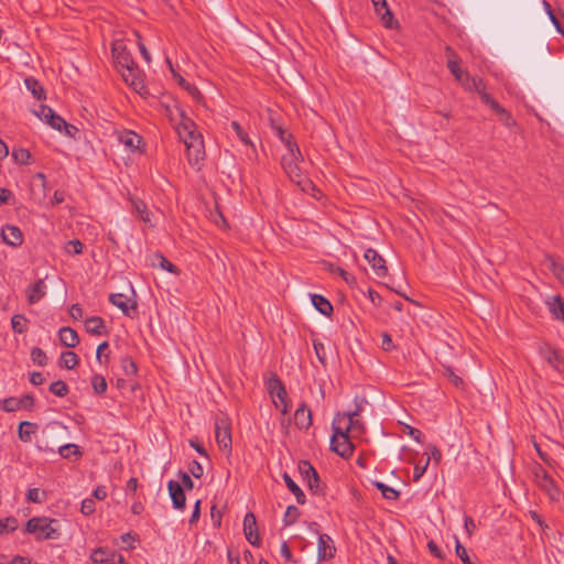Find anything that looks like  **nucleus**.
<instances>
[{"mask_svg": "<svg viewBox=\"0 0 564 564\" xmlns=\"http://www.w3.org/2000/svg\"><path fill=\"white\" fill-rule=\"evenodd\" d=\"M546 305L555 319L564 322V300L560 295L550 296Z\"/></svg>", "mask_w": 564, "mask_h": 564, "instance_id": "4be33fe9", "label": "nucleus"}, {"mask_svg": "<svg viewBox=\"0 0 564 564\" xmlns=\"http://www.w3.org/2000/svg\"><path fill=\"white\" fill-rule=\"evenodd\" d=\"M534 476L538 486L550 497V499L557 500L560 497V490L546 470L539 466L535 468Z\"/></svg>", "mask_w": 564, "mask_h": 564, "instance_id": "423d86ee", "label": "nucleus"}, {"mask_svg": "<svg viewBox=\"0 0 564 564\" xmlns=\"http://www.w3.org/2000/svg\"><path fill=\"white\" fill-rule=\"evenodd\" d=\"M446 54L448 57L447 67L455 79L460 83L465 78L466 73L460 69L458 58L449 46L446 47Z\"/></svg>", "mask_w": 564, "mask_h": 564, "instance_id": "a878e982", "label": "nucleus"}, {"mask_svg": "<svg viewBox=\"0 0 564 564\" xmlns=\"http://www.w3.org/2000/svg\"><path fill=\"white\" fill-rule=\"evenodd\" d=\"M57 451L66 459H72L73 456L78 458L82 455L79 447L72 443L58 446Z\"/></svg>", "mask_w": 564, "mask_h": 564, "instance_id": "c9c22d12", "label": "nucleus"}, {"mask_svg": "<svg viewBox=\"0 0 564 564\" xmlns=\"http://www.w3.org/2000/svg\"><path fill=\"white\" fill-rule=\"evenodd\" d=\"M361 411L360 405H357L356 409L351 412L337 413L336 415H340V422L347 420V425L344 429L348 434L350 431L358 432L359 434L365 432V424L362 421L356 419Z\"/></svg>", "mask_w": 564, "mask_h": 564, "instance_id": "9b49d317", "label": "nucleus"}, {"mask_svg": "<svg viewBox=\"0 0 564 564\" xmlns=\"http://www.w3.org/2000/svg\"><path fill=\"white\" fill-rule=\"evenodd\" d=\"M311 301L313 306L324 316H330L333 313L332 303L321 294H312Z\"/></svg>", "mask_w": 564, "mask_h": 564, "instance_id": "bb28decb", "label": "nucleus"}, {"mask_svg": "<svg viewBox=\"0 0 564 564\" xmlns=\"http://www.w3.org/2000/svg\"><path fill=\"white\" fill-rule=\"evenodd\" d=\"M540 355L556 371L564 372V356L560 355L551 346H549V345L541 346Z\"/></svg>", "mask_w": 564, "mask_h": 564, "instance_id": "ddd939ff", "label": "nucleus"}, {"mask_svg": "<svg viewBox=\"0 0 564 564\" xmlns=\"http://www.w3.org/2000/svg\"><path fill=\"white\" fill-rule=\"evenodd\" d=\"M294 423L299 429L307 430L312 425V412L302 403L294 413Z\"/></svg>", "mask_w": 564, "mask_h": 564, "instance_id": "aec40b11", "label": "nucleus"}, {"mask_svg": "<svg viewBox=\"0 0 564 564\" xmlns=\"http://www.w3.org/2000/svg\"><path fill=\"white\" fill-rule=\"evenodd\" d=\"M299 470L305 480L310 479L312 476H315L317 473L312 464L307 460L300 462Z\"/></svg>", "mask_w": 564, "mask_h": 564, "instance_id": "603ef678", "label": "nucleus"}, {"mask_svg": "<svg viewBox=\"0 0 564 564\" xmlns=\"http://www.w3.org/2000/svg\"><path fill=\"white\" fill-rule=\"evenodd\" d=\"M365 259L368 261V263L373 269L375 273L378 276H383L387 273V267L384 259L378 253L375 249H367L365 251Z\"/></svg>", "mask_w": 564, "mask_h": 564, "instance_id": "dca6fc26", "label": "nucleus"}, {"mask_svg": "<svg viewBox=\"0 0 564 564\" xmlns=\"http://www.w3.org/2000/svg\"><path fill=\"white\" fill-rule=\"evenodd\" d=\"M302 161L303 155L297 143L288 140L286 153L282 155L281 165L290 180L297 185H301L305 181L303 171L300 167V162Z\"/></svg>", "mask_w": 564, "mask_h": 564, "instance_id": "f03ea898", "label": "nucleus"}, {"mask_svg": "<svg viewBox=\"0 0 564 564\" xmlns=\"http://www.w3.org/2000/svg\"><path fill=\"white\" fill-rule=\"evenodd\" d=\"M375 11L379 14L387 26H390L392 13L388 8L387 0H371Z\"/></svg>", "mask_w": 564, "mask_h": 564, "instance_id": "c756f323", "label": "nucleus"}, {"mask_svg": "<svg viewBox=\"0 0 564 564\" xmlns=\"http://www.w3.org/2000/svg\"><path fill=\"white\" fill-rule=\"evenodd\" d=\"M405 433L411 437L413 438L414 441H416L417 443H422V432L415 427H412L410 425H405Z\"/></svg>", "mask_w": 564, "mask_h": 564, "instance_id": "774afa93", "label": "nucleus"}, {"mask_svg": "<svg viewBox=\"0 0 564 564\" xmlns=\"http://www.w3.org/2000/svg\"><path fill=\"white\" fill-rule=\"evenodd\" d=\"M121 369L127 376H134L138 371L137 364L130 357H123L121 359Z\"/></svg>", "mask_w": 564, "mask_h": 564, "instance_id": "49530a36", "label": "nucleus"}, {"mask_svg": "<svg viewBox=\"0 0 564 564\" xmlns=\"http://www.w3.org/2000/svg\"><path fill=\"white\" fill-rule=\"evenodd\" d=\"M460 84L466 90L476 91L480 96L481 101L485 104L484 96L489 95L486 93V86L481 78L473 77L466 73L465 78L460 82Z\"/></svg>", "mask_w": 564, "mask_h": 564, "instance_id": "6ab92c4d", "label": "nucleus"}, {"mask_svg": "<svg viewBox=\"0 0 564 564\" xmlns=\"http://www.w3.org/2000/svg\"><path fill=\"white\" fill-rule=\"evenodd\" d=\"M118 554L106 549V547H97L90 554V560L95 564H105L110 561L113 556Z\"/></svg>", "mask_w": 564, "mask_h": 564, "instance_id": "c85d7f7f", "label": "nucleus"}, {"mask_svg": "<svg viewBox=\"0 0 564 564\" xmlns=\"http://www.w3.org/2000/svg\"><path fill=\"white\" fill-rule=\"evenodd\" d=\"M215 437L219 448L224 452L231 451L230 425L226 417H218L215 422Z\"/></svg>", "mask_w": 564, "mask_h": 564, "instance_id": "39448f33", "label": "nucleus"}, {"mask_svg": "<svg viewBox=\"0 0 564 564\" xmlns=\"http://www.w3.org/2000/svg\"><path fill=\"white\" fill-rule=\"evenodd\" d=\"M59 365L68 370L74 369L78 365V356L70 350L64 351L61 355Z\"/></svg>", "mask_w": 564, "mask_h": 564, "instance_id": "f704fd0d", "label": "nucleus"}, {"mask_svg": "<svg viewBox=\"0 0 564 564\" xmlns=\"http://www.w3.org/2000/svg\"><path fill=\"white\" fill-rule=\"evenodd\" d=\"M46 289V284L42 279L36 281L34 284L30 285L29 289L26 290L28 302L30 304L37 303L45 296Z\"/></svg>", "mask_w": 564, "mask_h": 564, "instance_id": "412c9836", "label": "nucleus"}, {"mask_svg": "<svg viewBox=\"0 0 564 564\" xmlns=\"http://www.w3.org/2000/svg\"><path fill=\"white\" fill-rule=\"evenodd\" d=\"M427 549L436 558L444 560L446 557V553L433 540L427 542Z\"/></svg>", "mask_w": 564, "mask_h": 564, "instance_id": "13d9d810", "label": "nucleus"}, {"mask_svg": "<svg viewBox=\"0 0 564 564\" xmlns=\"http://www.w3.org/2000/svg\"><path fill=\"white\" fill-rule=\"evenodd\" d=\"M336 552V547L334 545L333 539L326 534L322 533L318 535L317 542V558L318 561H326L334 557Z\"/></svg>", "mask_w": 564, "mask_h": 564, "instance_id": "f8f14e48", "label": "nucleus"}, {"mask_svg": "<svg viewBox=\"0 0 564 564\" xmlns=\"http://www.w3.org/2000/svg\"><path fill=\"white\" fill-rule=\"evenodd\" d=\"M50 119H51V121L48 122V124L57 131H62L63 128H66V129L68 128L67 122L55 111L52 115V118H50Z\"/></svg>", "mask_w": 564, "mask_h": 564, "instance_id": "4d7b16f0", "label": "nucleus"}, {"mask_svg": "<svg viewBox=\"0 0 564 564\" xmlns=\"http://www.w3.org/2000/svg\"><path fill=\"white\" fill-rule=\"evenodd\" d=\"M152 263L153 265H159L161 269L167 272H177L176 267L173 263H171L162 253H154Z\"/></svg>", "mask_w": 564, "mask_h": 564, "instance_id": "4c0bfd02", "label": "nucleus"}, {"mask_svg": "<svg viewBox=\"0 0 564 564\" xmlns=\"http://www.w3.org/2000/svg\"><path fill=\"white\" fill-rule=\"evenodd\" d=\"M112 56L115 58L116 65L121 69L129 68V66H134V61L127 50V46L123 41L118 40L112 43Z\"/></svg>", "mask_w": 564, "mask_h": 564, "instance_id": "0eeeda50", "label": "nucleus"}, {"mask_svg": "<svg viewBox=\"0 0 564 564\" xmlns=\"http://www.w3.org/2000/svg\"><path fill=\"white\" fill-rule=\"evenodd\" d=\"M50 391L57 397H65L68 393V387L64 381L57 380L51 383Z\"/></svg>", "mask_w": 564, "mask_h": 564, "instance_id": "3c124183", "label": "nucleus"}, {"mask_svg": "<svg viewBox=\"0 0 564 564\" xmlns=\"http://www.w3.org/2000/svg\"><path fill=\"white\" fill-rule=\"evenodd\" d=\"M268 390L272 398L278 399L273 400L274 405L279 408L283 414H286L289 412L286 403L288 393L282 381L276 377L271 378L268 381Z\"/></svg>", "mask_w": 564, "mask_h": 564, "instance_id": "20e7f679", "label": "nucleus"}, {"mask_svg": "<svg viewBox=\"0 0 564 564\" xmlns=\"http://www.w3.org/2000/svg\"><path fill=\"white\" fill-rule=\"evenodd\" d=\"M306 481H307L308 489L313 494H318L321 491V480H319V477H318L317 473L315 474V476H312Z\"/></svg>", "mask_w": 564, "mask_h": 564, "instance_id": "0e129e2a", "label": "nucleus"}, {"mask_svg": "<svg viewBox=\"0 0 564 564\" xmlns=\"http://www.w3.org/2000/svg\"><path fill=\"white\" fill-rule=\"evenodd\" d=\"M53 113L54 110L46 105H40L39 108L34 110V115L47 124L51 121L50 118H52Z\"/></svg>", "mask_w": 564, "mask_h": 564, "instance_id": "09e8293b", "label": "nucleus"}, {"mask_svg": "<svg viewBox=\"0 0 564 564\" xmlns=\"http://www.w3.org/2000/svg\"><path fill=\"white\" fill-rule=\"evenodd\" d=\"M18 528V521L13 517L0 520V534L9 533Z\"/></svg>", "mask_w": 564, "mask_h": 564, "instance_id": "c03bdc74", "label": "nucleus"}, {"mask_svg": "<svg viewBox=\"0 0 564 564\" xmlns=\"http://www.w3.org/2000/svg\"><path fill=\"white\" fill-rule=\"evenodd\" d=\"M91 384L94 391L98 394H101L107 390V381L100 375H96L93 377Z\"/></svg>", "mask_w": 564, "mask_h": 564, "instance_id": "5fc2aeb1", "label": "nucleus"}, {"mask_svg": "<svg viewBox=\"0 0 564 564\" xmlns=\"http://www.w3.org/2000/svg\"><path fill=\"white\" fill-rule=\"evenodd\" d=\"M300 514L301 512L297 507L289 506L283 517L284 527H290L294 524L297 521Z\"/></svg>", "mask_w": 564, "mask_h": 564, "instance_id": "ea45409f", "label": "nucleus"}, {"mask_svg": "<svg viewBox=\"0 0 564 564\" xmlns=\"http://www.w3.org/2000/svg\"><path fill=\"white\" fill-rule=\"evenodd\" d=\"M85 327L91 335H102L106 333L105 321L99 316H93L86 319Z\"/></svg>", "mask_w": 564, "mask_h": 564, "instance_id": "cd10ccee", "label": "nucleus"}, {"mask_svg": "<svg viewBox=\"0 0 564 564\" xmlns=\"http://www.w3.org/2000/svg\"><path fill=\"white\" fill-rule=\"evenodd\" d=\"M25 530L37 541L58 540L62 535L59 520L47 517H33L28 520Z\"/></svg>", "mask_w": 564, "mask_h": 564, "instance_id": "f257e3e1", "label": "nucleus"}, {"mask_svg": "<svg viewBox=\"0 0 564 564\" xmlns=\"http://www.w3.org/2000/svg\"><path fill=\"white\" fill-rule=\"evenodd\" d=\"M177 133L183 140L185 147L189 144V142L196 140V138L203 139L202 134L197 131L195 123L189 119H184L181 122L177 127Z\"/></svg>", "mask_w": 564, "mask_h": 564, "instance_id": "4468645a", "label": "nucleus"}, {"mask_svg": "<svg viewBox=\"0 0 564 564\" xmlns=\"http://www.w3.org/2000/svg\"><path fill=\"white\" fill-rule=\"evenodd\" d=\"M551 265H552V271H553L554 275L558 279V281L564 286V264L553 261Z\"/></svg>", "mask_w": 564, "mask_h": 564, "instance_id": "69168bd1", "label": "nucleus"}, {"mask_svg": "<svg viewBox=\"0 0 564 564\" xmlns=\"http://www.w3.org/2000/svg\"><path fill=\"white\" fill-rule=\"evenodd\" d=\"M542 4H543V8H544L546 14L549 15L550 21L555 26L556 31L564 35V30L562 29V26L558 22V19L554 14L551 4L546 0H543Z\"/></svg>", "mask_w": 564, "mask_h": 564, "instance_id": "a18cd8bd", "label": "nucleus"}, {"mask_svg": "<svg viewBox=\"0 0 564 564\" xmlns=\"http://www.w3.org/2000/svg\"><path fill=\"white\" fill-rule=\"evenodd\" d=\"M119 140L127 149L131 151L137 150L141 143V138L132 131H126L119 137Z\"/></svg>", "mask_w": 564, "mask_h": 564, "instance_id": "2f4dec72", "label": "nucleus"}, {"mask_svg": "<svg viewBox=\"0 0 564 564\" xmlns=\"http://www.w3.org/2000/svg\"><path fill=\"white\" fill-rule=\"evenodd\" d=\"M1 237L3 242L11 247H20L23 243V234L18 226H3L1 229Z\"/></svg>", "mask_w": 564, "mask_h": 564, "instance_id": "2eb2a0df", "label": "nucleus"}, {"mask_svg": "<svg viewBox=\"0 0 564 564\" xmlns=\"http://www.w3.org/2000/svg\"><path fill=\"white\" fill-rule=\"evenodd\" d=\"M230 126L242 143L252 148L254 147L248 134L237 121H231Z\"/></svg>", "mask_w": 564, "mask_h": 564, "instance_id": "de8ad7c7", "label": "nucleus"}, {"mask_svg": "<svg viewBox=\"0 0 564 564\" xmlns=\"http://www.w3.org/2000/svg\"><path fill=\"white\" fill-rule=\"evenodd\" d=\"M455 551H456V555L460 558V561L464 564H469L470 563V558H469L467 550L460 544V542L457 539H456Z\"/></svg>", "mask_w": 564, "mask_h": 564, "instance_id": "680f3d73", "label": "nucleus"}, {"mask_svg": "<svg viewBox=\"0 0 564 564\" xmlns=\"http://www.w3.org/2000/svg\"><path fill=\"white\" fill-rule=\"evenodd\" d=\"M58 337H59L61 344L67 348H74L79 343L78 334L72 327H67V326L62 327L58 330Z\"/></svg>", "mask_w": 564, "mask_h": 564, "instance_id": "5701e85b", "label": "nucleus"}, {"mask_svg": "<svg viewBox=\"0 0 564 564\" xmlns=\"http://www.w3.org/2000/svg\"><path fill=\"white\" fill-rule=\"evenodd\" d=\"M130 203L132 205V210L133 213L145 224H150V226H152L151 224V213L149 212L148 209V206L147 204L138 198V197H134V196H131L130 197Z\"/></svg>", "mask_w": 564, "mask_h": 564, "instance_id": "b1692460", "label": "nucleus"}, {"mask_svg": "<svg viewBox=\"0 0 564 564\" xmlns=\"http://www.w3.org/2000/svg\"><path fill=\"white\" fill-rule=\"evenodd\" d=\"M443 375L455 386L462 387L463 379L455 373L454 369L451 366H444Z\"/></svg>", "mask_w": 564, "mask_h": 564, "instance_id": "864d4df0", "label": "nucleus"}, {"mask_svg": "<svg viewBox=\"0 0 564 564\" xmlns=\"http://www.w3.org/2000/svg\"><path fill=\"white\" fill-rule=\"evenodd\" d=\"M2 409L6 412H14L20 410L23 406V400L17 398H7L1 401Z\"/></svg>", "mask_w": 564, "mask_h": 564, "instance_id": "a19ab883", "label": "nucleus"}, {"mask_svg": "<svg viewBox=\"0 0 564 564\" xmlns=\"http://www.w3.org/2000/svg\"><path fill=\"white\" fill-rule=\"evenodd\" d=\"M31 358L33 362H35L39 366L46 365L47 357L46 354L39 347H34L31 351Z\"/></svg>", "mask_w": 564, "mask_h": 564, "instance_id": "6e6d98bb", "label": "nucleus"}, {"mask_svg": "<svg viewBox=\"0 0 564 564\" xmlns=\"http://www.w3.org/2000/svg\"><path fill=\"white\" fill-rule=\"evenodd\" d=\"M35 431H36V425L34 423L23 421L19 425V430H18L19 438L24 443L31 442V436H32V434L35 433Z\"/></svg>", "mask_w": 564, "mask_h": 564, "instance_id": "473e14b6", "label": "nucleus"}, {"mask_svg": "<svg viewBox=\"0 0 564 564\" xmlns=\"http://www.w3.org/2000/svg\"><path fill=\"white\" fill-rule=\"evenodd\" d=\"M66 252L69 254H80L83 252V243L78 239L68 241Z\"/></svg>", "mask_w": 564, "mask_h": 564, "instance_id": "bf43d9fd", "label": "nucleus"}, {"mask_svg": "<svg viewBox=\"0 0 564 564\" xmlns=\"http://www.w3.org/2000/svg\"><path fill=\"white\" fill-rule=\"evenodd\" d=\"M120 72L124 82L133 89L139 90L143 88V82L137 72L135 65L123 68Z\"/></svg>", "mask_w": 564, "mask_h": 564, "instance_id": "393cba45", "label": "nucleus"}, {"mask_svg": "<svg viewBox=\"0 0 564 564\" xmlns=\"http://www.w3.org/2000/svg\"><path fill=\"white\" fill-rule=\"evenodd\" d=\"M188 470L195 478H200L204 473L203 466L197 460H193L188 465Z\"/></svg>", "mask_w": 564, "mask_h": 564, "instance_id": "338daca9", "label": "nucleus"}, {"mask_svg": "<svg viewBox=\"0 0 564 564\" xmlns=\"http://www.w3.org/2000/svg\"><path fill=\"white\" fill-rule=\"evenodd\" d=\"M95 500L94 498H86L82 501L80 511L85 516H89L95 512Z\"/></svg>", "mask_w": 564, "mask_h": 564, "instance_id": "052dcab7", "label": "nucleus"}, {"mask_svg": "<svg viewBox=\"0 0 564 564\" xmlns=\"http://www.w3.org/2000/svg\"><path fill=\"white\" fill-rule=\"evenodd\" d=\"M25 87L36 98L37 100H41L44 98V90L42 85L33 77H26L24 79Z\"/></svg>", "mask_w": 564, "mask_h": 564, "instance_id": "72a5a7b5", "label": "nucleus"}, {"mask_svg": "<svg viewBox=\"0 0 564 564\" xmlns=\"http://www.w3.org/2000/svg\"><path fill=\"white\" fill-rule=\"evenodd\" d=\"M109 301L112 305H115L116 307L121 310V312L126 316L131 317L132 313L133 314L137 313V303L126 294H122V293L110 294Z\"/></svg>", "mask_w": 564, "mask_h": 564, "instance_id": "9d476101", "label": "nucleus"}, {"mask_svg": "<svg viewBox=\"0 0 564 564\" xmlns=\"http://www.w3.org/2000/svg\"><path fill=\"white\" fill-rule=\"evenodd\" d=\"M333 436L330 438V449L341 457H349L355 446L349 438V434L340 426V415H335L332 423Z\"/></svg>", "mask_w": 564, "mask_h": 564, "instance_id": "7ed1b4c3", "label": "nucleus"}, {"mask_svg": "<svg viewBox=\"0 0 564 564\" xmlns=\"http://www.w3.org/2000/svg\"><path fill=\"white\" fill-rule=\"evenodd\" d=\"M53 113L54 110L46 105H40L39 108L34 110V115L47 124L51 121L50 118H52Z\"/></svg>", "mask_w": 564, "mask_h": 564, "instance_id": "8fccbe9b", "label": "nucleus"}, {"mask_svg": "<svg viewBox=\"0 0 564 564\" xmlns=\"http://www.w3.org/2000/svg\"><path fill=\"white\" fill-rule=\"evenodd\" d=\"M372 484L377 489L381 491L383 498L388 500H397L400 496V492L398 490L381 481H373Z\"/></svg>", "mask_w": 564, "mask_h": 564, "instance_id": "e433bc0d", "label": "nucleus"}, {"mask_svg": "<svg viewBox=\"0 0 564 564\" xmlns=\"http://www.w3.org/2000/svg\"><path fill=\"white\" fill-rule=\"evenodd\" d=\"M243 533L251 545L260 546L261 540L258 534L257 519L252 512H248L243 518Z\"/></svg>", "mask_w": 564, "mask_h": 564, "instance_id": "1a4fd4ad", "label": "nucleus"}, {"mask_svg": "<svg viewBox=\"0 0 564 564\" xmlns=\"http://www.w3.org/2000/svg\"><path fill=\"white\" fill-rule=\"evenodd\" d=\"M187 151V159L188 163L196 167L197 170L200 169V163L205 159V147L203 139H197L189 142V144L186 145Z\"/></svg>", "mask_w": 564, "mask_h": 564, "instance_id": "6e6552de", "label": "nucleus"}, {"mask_svg": "<svg viewBox=\"0 0 564 564\" xmlns=\"http://www.w3.org/2000/svg\"><path fill=\"white\" fill-rule=\"evenodd\" d=\"M167 489L172 499L173 507L175 509H184L186 497L182 485L176 480H170L167 482Z\"/></svg>", "mask_w": 564, "mask_h": 564, "instance_id": "f3484780", "label": "nucleus"}, {"mask_svg": "<svg viewBox=\"0 0 564 564\" xmlns=\"http://www.w3.org/2000/svg\"><path fill=\"white\" fill-rule=\"evenodd\" d=\"M271 127H272V130L275 133V135L280 139V141L285 145L286 149H288V140H290V142H295L293 140L292 134L288 133L281 126L275 124L272 121Z\"/></svg>", "mask_w": 564, "mask_h": 564, "instance_id": "79ce46f5", "label": "nucleus"}, {"mask_svg": "<svg viewBox=\"0 0 564 564\" xmlns=\"http://www.w3.org/2000/svg\"><path fill=\"white\" fill-rule=\"evenodd\" d=\"M44 494L40 491L37 488L29 489L28 491V500L34 503H40L43 501Z\"/></svg>", "mask_w": 564, "mask_h": 564, "instance_id": "e2e57ef3", "label": "nucleus"}, {"mask_svg": "<svg viewBox=\"0 0 564 564\" xmlns=\"http://www.w3.org/2000/svg\"><path fill=\"white\" fill-rule=\"evenodd\" d=\"M12 159L19 164L28 165L31 163V153L24 148L13 149Z\"/></svg>", "mask_w": 564, "mask_h": 564, "instance_id": "58836bf2", "label": "nucleus"}, {"mask_svg": "<svg viewBox=\"0 0 564 564\" xmlns=\"http://www.w3.org/2000/svg\"><path fill=\"white\" fill-rule=\"evenodd\" d=\"M283 480L289 488V490L295 496L296 502L299 505H304L306 499L303 490L295 484V481L291 478L289 474L283 475Z\"/></svg>", "mask_w": 564, "mask_h": 564, "instance_id": "7c9ffc66", "label": "nucleus"}, {"mask_svg": "<svg viewBox=\"0 0 564 564\" xmlns=\"http://www.w3.org/2000/svg\"><path fill=\"white\" fill-rule=\"evenodd\" d=\"M485 104L489 106L499 117V120L508 128L514 126V120L509 111L501 107L491 96H484Z\"/></svg>", "mask_w": 564, "mask_h": 564, "instance_id": "a211bd4d", "label": "nucleus"}, {"mask_svg": "<svg viewBox=\"0 0 564 564\" xmlns=\"http://www.w3.org/2000/svg\"><path fill=\"white\" fill-rule=\"evenodd\" d=\"M11 325L15 333L22 334L26 330V318L23 315L17 314L12 316Z\"/></svg>", "mask_w": 564, "mask_h": 564, "instance_id": "37998d69", "label": "nucleus"}]
</instances>
